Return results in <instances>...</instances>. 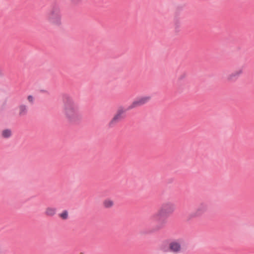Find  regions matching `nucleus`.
Wrapping results in <instances>:
<instances>
[{
	"instance_id": "nucleus-1",
	"label": "nucleus",
	"mask_w": 254,
	"mask_h": 254,
	"mask_svg": "<svg viewBox=\"0 0 254 254\" xmlns=\"http://www.w3.org/2000/svg\"><path fill=\"white\" fill-rule=\"evenodd\" d=\"M62 113L65 120L71 124L81 120V115L77 103L70 96H65L63 100Z\"/></svg>"
},
{
	"instance_id": "nucleus-2",
	"label": "nucleus",
	"mask_w": 254,
	"mask_h": 254,
	"mask_svg": "<svg viewBox=\"0 0 254 254\" xmlns=\"http://www.w3.org/2000/svg\"><path fill=\"white\" fill-rule=\"evenodd\" d=\"M175 210V205L171 202H167L162 204L158 211L153 216L154 220L157 223L158 229L163 227L165 223L164 219L172 215Z\"/></svg>"
},
{
	"instance_id": "nucleus-3",
	"label": "nucleus",
	"mask_w": 254,
	"mask_h": 254,
	"mask_svg": "<svg viewBox=\"0 0 254 254\" xmlns=\"http://www.w3.org/2000/svg\"><path fill=\"white\" fill-rule=\"evenodd\" d=\"M48 21L55 26H60L62 24V15L60 8L55 7L49 12Z\"/></svg>"
},
{
	"instance_id": "nucleus-4",
	"label": "nucleus",
	"mask_w": 254,
	"mask_h": 254,
	"mask_svg": "<svg viewBox=\"0 0 254 254\" xmlns=\"http://www.w3.org/2000/svg\"><path fill=\"white\" fill-rule=\"evenodd\" d=\"M208 206L205 203H200L194 211L190 214L191 218L199 217L202 216L207 210Z\"/></svg>"
},
{
	"instance_id": "nucleus-5",
	"label": "nucleus",
	"mask_w": 254,
	"mask_h": 254,
	"mask_svg": "<svg viewBox=\"0 0 254 254\" xmlns=\"http://www.w3.org/2000/svg\"><path fill=\"white\" fill-rule=\"evenodd\" d=\"M150 99L151 97L149 96H145L139 97L131 103V104L128 106V109L131 110L134 108L143 106V105L148 102Z\"/></svg>"
},
{
	"instance_id": "nucleus-6",
	"label": "nucleus",
	"mask_w": 254,
	"mask_h": 254,
	"mask_svg": "<svg viewBox=\"0 0 254 254\" xmlns=\"http://www.w3.org/2000/svg\"><path fill=\"white\" fill-rule=\"evenodd\" d=\"M125 112V110L123 108L118 109L116 114L109 122V126L112 127L119 123L123 118V114Z\"/></svg>"
},
{
	"instance_id": "nucleus-7",
	"label": "nucleus",
	"mask_w": 254,
	"mask_h": 254,
	"mask_svg": "<svg viewBox=\"0 0 254 254\" xmlns=\"http://www.w3.org/2000/svg\"><path fill=\"white\" fill-rule=\"evenodd\" d=\"M182 247L180 241L174 240L169 243V252L173 254H178L181 252Z\"/></svg>"
},
{
	"instance_id": "nucleus-8",
	"label": "nucleus",
	"mask_w": 254,
	"mask_h": 254,
	"mask_svg": "<svg viewBox=\"0 0 254 254\" xmlns=\"http://www.w3.org/2000/svg\"><path fill=\"white\" fill-rule=\"evenodd\" d=\"M243 73V70L241 69L237 70L230 74H229L228 77V80L230 81L234 80L237 79L240 75H241Z\"/></svg>"
},
{
	"instance_id": "nucleus-9",
	"label": "nucleus",
	"mask_w": 254,
	"mask_h": 254,
	"mask_svg": "<svg viewBox=\"0 0 254 254\" xmlns=\"http://www.w3.org/2000/svg\"><path fill=\"white\" fill-rule=\"evenodd\" d=\"M57 212V209L54 207H48L45 211V214L48 216H53Z\"/></svg>"
},
{
	"instance_id": "nucleus-10",
	"label": "nucleus",
	"mask_w": 254,
	"mask_h": 254,
	"mask_svg": "<svg viewBox=\"0 0 254 254\" xmlns=\"http://www.w3.org/2000/svg\"><path fill=\"white\" fill-rule=\"evenodd\" d=\"M114 205V201L110 198H107L103 201V206L106 208H110L112 207Z\"/></svg>"
},
{
	"instance_id": "nucleus-11",
	"label": "nucleus",
	"mask_w": 254,
	"mask_h": 254,
	"mask_svg": "<svg viewBox=\"0 0 254 254\" xmlns=\"http://www.w3.org/2000/svg\"><path fill=\"white\" fill-rule=\"evenodd\" d=\"M12 131L10 129H5L1 131V136L5 138L10 137Z\"/></svg>"
},
{
	"instance_id": "nucleus-12",
	"label": "nucleus",
	"mask_w": 254,
	"mask_h": 254,
	"mask_svg": "<svg viewBox=\"0 0 254 254\" xmlns=\"http://www.w3.org/2000/svg\"><path fill=\"white\" fill-rule=\"evenodd\" d=\"M19 114L20 116H24L26 114L28 109L25 105H20L19 107Z\"/></svg>"
},
{
	"instance_id": "nucleus-13",
	"label": "nucleus",
	"mask_w": 254,
	"mask_h": 254,
	"mask_svg": "<svg viewBox=\"0 0 254 254\" xmlns=\"http://www.w3.org/2000/svg\"><path fill=\"white\" fill-rule=\"evenodd\" d=\"M160 250L164 253L169 252V244L167 246L165 243L162 244L159 247Z\"/></svg>"
},
{
	"instance_id": "nucleus-14",
	"label": "nucleus",
	"mask_w": 254,
	"mask_h": 254,
	"mask_svg": "<svg viewBox=\"0 0 254 254\" xmlns=\"http://www.w3.org/2000/svg\"><path fill=\"white\" fill-rule=\"evenodd\" d=\"M60 217L63 219H66L68 217V212L67 211H64L60 214Z\"/></svg>"
},
{
	"instance_id": "nucleus-15",
	"label": "nucleus",
	"mask_w": 254,
	"mask_h": 254,
	"mask_svg": "<svg viewBox=\"0 0 254 254\" xmlns=\"http://www.w3.org/2000/svg\"><path fill=\"white\" fill-rule=\"evenodd\" d=\"M174 28L175 30H178L181 27V23L179 21H176L174 23Z\"/></svg>"
},
{
	"instance_id": "nucleus-16",
	"label": "nucleus",
	"mask_w": 254,
	"mask_h": 254,
	"mask_svg": "<svg viewBox=\"0 0 254 254\" xmlns=\"http://www.w3.org/2000/svg\"><path fill=\"white\" fill-rule=\"evenodd\" d=\"M70 2L73 4H77L79 3L82 0H69Z\"/></svg>"
},
{
	"instance_id": "nucleus-17",
	"label": "nucleus",
	"mask_w": 254,
	"mask_h": 254,
	"mask_svg": "<svg viewBox=\"0 0 254 254\" xmlns=\"http://www.w3.org/2000/svg\"><path fill=\"white\" fill-rule=\"evenodd\" d=\"M187 76V74L185 73H183L182 75H180L179 78L182 79L184 78H185Z\"/></svg>"
},
{
	"instance_id": "nucleus-18",
	"label": "nucleus",
	"mask_w": 254,
	"mask_h": 254,
	"mask_svg": "<svg viewBox=\"0 0 254 254\" xmlns=\"http://www.w3.org/2000/svg\"><path fill=\"white\" fill-rule=\"evenodd\" d=\"M28 100L29 101H31V96H29L28 97Z\"/></svg>"
}]
</instances>
